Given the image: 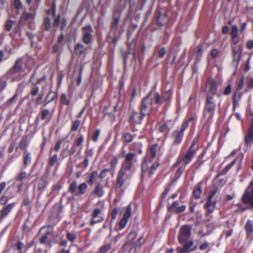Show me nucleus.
Segmentation results:
<instances>
[{
  "label": "nucleus",
  "mask_w": 253,
  "mask_h": 253,
  "mask_svg": "<svg viewBox=\"0 0 253 253\" xmlns=\"http://www.w3.org/2000/svg\"><path fill=\"white\" fill-rule=\"evenodd\" d=\"M89 163V160L87 157H86L84 159V162L81 164L82 165V168L84 170L87 167Z\"/></svg>",
  "instance_id": "nucleus-61"
},
{
  "label": "nucleus",
  "mask_w": 253,
  "mask_h": 253,
  "mask_svg": "<svg viewBox=\"0 0 253 253\" xmlns=\"http://www.w3.org/2000/svg\"><path fill=\"white\" fill-rule=\"evenodd\" d=\"M104 193L102 186L100 183H98L96 184L95 187L90 193V196L95 195L98 197H101L103 195Z\"/></svg>",
  "instance_id": "nucleus-22"
},
{
  "label": "nucleus",
  "mask_w": 253,
  "mask_h": 253,
  "mask_svg": "<svg viewBox=\"0 0 253 253\" xmlns=\"http://www.w3.org/2000/svg\"><path fill=\"white\" fill-rule=\"evenodd\" d=\"M156 18L160 26H163L167 24L169 20V17L167 14L160 11L157 12Z\"/></svg>",
  "instance_id": "nucleus-18"
},
{
  "label": "nucleus",
  "mask_w": 253,
  "mask_h": 253,
  "mask_svg": "<svg viewBox=\"0 0 253 253\" xmlns=\"http://www.w3.org/2000/svg\"><path fill=\"white\" fill-rule=\"evenodd\" d=\"M78 182L76 180H73L70 184L69 188V192L76 195L78 189Z\"/></svg>",
  "instance_id": "nucleus-32"
},
{
  "label": "nucleus",
  "mask_w": 253,
  "mask_h": 253,
  "mask_svg": "<svg viewBox=\"0 0 253 253\" xmlns=\"http://www.w3.org/2000/svg\"><path fill=\"white\" fill-rule=\"evenodd\" d=\"M76 237V235L74 233H68L67 234V238L71 242H74Z\"/></svg>",
  "instance_id": "nucleus-50"
},
{
  "label": "nucleus",
  "mask_w": 253,
  "mask_h": 253,
  "mask_svg": "<svg viewBox=\"0 0 253 253\" xmlns=\"http://www.w3.org/2000/svg\"><path fill=\"white\" fill-rule=\"evenodd\" d=\"M215 107V101L213 95L208 93L204 109L205 116H208L209 118H211L214 115Z\"/></svg>",
  "instance_id": "nucleus-2"
},
{
  "label": "nucleus",
  "mask_w": 253,
  "mask_h": 253,
  "mask_svg": "<svg viewBox=\"0 0 253 253\" xmlns=\"http://www.w3.org/2000/svg\"><path fill=\"white\" fill-rule=\"evenodd\" d=\"M211 54L212 58H215L216 57H217L219 56V51L217 49L215 48L211 50Z\"/></svg>",
  "instance_id": "nucleus-56"
},
{
  "label": "nucleus",
  "mask_w": 253,
  "mask_h": 253,
  "mask_svg": "<svg viewBox=\"0 0 253 253\" xmlns=\"http://www.w3.org/2000/svg\"><path fill=\"white\" fill-rule=\"evenodd\" d=\"M47 181L42 179L38 184V188L39 190H42L47 185Z\"/></svg>",
  "instance_id": "nucleus-48"
},
{
  "label": "nucleus",
  "mask_w": 253,
  "mask_h": 253,
  "mask_svg": "<svg viewBox=\"0 0 253 253\" xmlns=\"http://www.w3.org/2000/svg\"><path fill=\"white\" fill-rule=\"evenodd\" d=\"M245 229L248 236L252 234L253 232V222L250 220H248L245 226Z\"/></svg>",
  "instance_id": "nucleus-29"
},
{
  "label": "nucleus",
  "mask_w": 253,
  "mask_h": 253,
  "mask_svg": "<svg viewBox=\"0 0 253 253\" xmlns=\"http://www.w3.org/2000/svg\"><path fill=\"white\" fill-rule=\"evenodd\" d=\"M123 138L125 142L129 143L133 138V136L129 132H124L123 134Z\"/></svg>",
  "instance_id": "nucleus-38"
},
{
  "label": "nucleus",
  "mask_w": 253,
  "mask_h": 253,
  "mask_svg": "<svg viewBox=\"0 0 253 253\" xmlns=\"http://www.w3.org/2000/svg\"><path fill=\"white\" fill-rule=\"evenodd\" d=\"M133 0H118L114 7H116V11L118 12L120 10H124L126 5L127 2L128 1L130 4Z\"/></svg>",
  "instance_id": "nucleus-23"
},
{
  "label": "nucleus",
  "mask_w": 253,
  "mask_h": 253,
  "mask_svg": "<svg viewBox=\"0 0 253 253\" xmlns=\"http://www.w3.org/2000/svg\"><path fill=\"white\" fill-rule=\"evenodd\" d=\"M215 202L213 200H208L205 204V207L209 213H212L214 210Z\"/></svg>",
  "instance_id": "nucleus-27"
},
{
  "label": "nucleus",
  "mask_w": 253,
  "mask_h": 253,
  "mask_svg": "<svg viewBox=\"0 0 253 253\" xmlns=\"http://www.w3.org/2000/svg\"><path fill=\"white\" fill-rule=\"evenodd\" d=\"M207 87L208 88L211 95H213L216 93V84L215 80L213 79H209L207 82Z\"/></svg>",
  "instance_id": "nucleus-21"
},
{
  "label": "nucleus",
  "mask_w": 253,
  "mask_h": 253,
  "mask_svg": "<svg viewBox=\"0 0 253 253\" xmlns=\"http://www.w3.org/2000/svg\"><path fill=\"white\" fill-rule=\"evenodd\" d=\"M13 26V22L11 20L8 21L5 24V30L7 31L11 30Z\"/></svg>",
  "instance_id": "nucleus-62"
},
{
  "label": "nucleus",
  "mask_w": 253,
  "mask_h": 253,
  "mask_svg": "<svg viewBox=\"0 0 253 253\" xmlns=\"http://www.w3.org/2000/svg\"><path fill=\"white\" fill-rule=\"evenodd\" d=\"M246 47L249 49H252L253 48V40H250L247 42L246 44Z\"/></svg>",
  "instance_id": "nucleus-64"
},
{
  "label": "nucleus",
  "mask_w": 253,
  "mask_h": 253,
  "mask_svg": "<svg viewBox=\"0 0 253 253\" xmlns=\"http://www.w3.org/2000/svg\"><path fill=\"white\" fill-rule=\"evenodd\" d=\"M104 219L102 210L99 208L94 209L92 213V220L90 225H93L95 223L100 222Z\"/></svg>",
  "instance_id": "nucleus-11"
},
{
  "label": "nucleus",
  "mask_w": 253,
  "mask_h": 253,
  "mask_svg": "<svg viewBox=\"0 0 253 253\" xmlns=\"http://www.w3.org/2000/svg\"><path fill=\"white\" fill-rule=\"evenodd\" d=\"M145 115L142 113L141 111L140 113H139L133 111L129 117V121L131 123L140 124Z\"/></svg>",
  "instance_id": "nucleus-14"
},
{
  "label": "nucleus",
  "mask_w": 253,
  "mask_h": 253,
  "mask_svg": "<svg viewBox=\"0 0 253 253\" xmlns=\"http://www.w3.org/2000/svg\"><path fill=\"white\" fill-rule=\"evenodd\" d=\"M199 249L202 251L209 250L210 249L209 244L207 242H205L199 246Z\"/></svg>",
  "instance_id": "nucleus-57"
},
{
  "label": "nucleus",
  "mask_w": 253,
  "mask_h": 253,
  "mask_svg": "<svg viewBox=\"0 0 253 253\" xmlns=\"http://www.w3.org/2000/svg\"><path fill=\"white\" fill-rule=\"evenodd\" d=\"M143 237H139L136 242H134L132 244H131L130 248L131 249L134 248L135 251L139 250L141 247V241Z\"/></svg>",
  "instance_id": "nucleus-37"
},
{
  "label": "nucleus",
  "mask_w": 253,
  "mask_h": 253,
  "mask_svg": "<svg viewBox=\"0 0 253 253\" xmlns=\"http://www.w3.org/2000/svg\"><path fill=\"white\" fill-rule=\"evenodd\" d=\"M127 171L120 169L117 175L116 183V188H120L124 184L125 181L124 176Z\"/></svg>",
  "instance_id": "nucleus-19"
},
{
  "label": "nucleus",
  "mask_w": 253,
  "mask_h": 253,
  "mask_svg": "<svg viewBox=\"0 0 253 253\" xmlns=\"http://www.w3.org/2000/svg\"><path fill=\"white\" fill-rule=\"evenodd\" d=\"M62 140H58L55 144L53 150L55 152H58L61 148Z\"/></svg>",
  "instance_id": "nucleus-59"
},
{
  "label": "nucleus",
  "mask_w": 253,
  "mask_h": 253,
  "mask_svg": "<svg viewBox=\"0 0 253 253\" xmlns=\"http://www.w3.org/2000/svg\"><path fill=\"white\" fill-rule=\"evenodd\" d=\"M27 175V173L25 171H22L19 174L18 176L17 177V180L21 181H22Z\"/></svg>",
  "instance_id": "nucleus-63"
},
{
  "label": "nucleus",
  "mask_w": 253,
  "mask_h": 253,
  "mask_svg": "<svg viewBox=\"0 0 253 253\" xmlns=\"http://www.w3.org/2000/svg\"><path fill=\"white\" fill-rule=\"evenodd\" d=\"M159 166V164L157 162L154 163L150 167V168L148 170V174L149 175H151L154 171Z\"/></svg>",
  "instance_id": "nucleus-43"
},
{
  "label": "nucleus",
  "mask_w": 253,
  "mask_h": 253,
  "mask_svg": "<svg viewBox=\"0 0 253 253\" xmlns=\"http://www.w3.org/2000/svg\"><path fill=\"white\" fill-rule=\"evenodd\" d=\"M13 5L16 9V13L18 15L20 13V10L23 8V3L21 0H14Z\"/></svg>",
  "instance_id": "nucleus-33"
},
{
  "label": "nucleus",
  "mask_w": 253,
  "mask_h": 253,
  "mask_svg": "<svg viewBox=\"0 0 253 253\" xmlns=\"http://www.w3.org/2000/svg\"><path fill=\"white\" fill-rule=\"evenodd\" d=\"M186 209L185 205L179 206L178 201L174 202L169 208V211L177 213L184 211Z\"/></svg>",
  "instance_id": "nucleus-15"
},
{
  "label": "nucleus",
  "mask_w": 253,
  "mask_h": 253,
  "mask_svg": "<svg viewBox=\"0 0 253 253\" xmlns=\"http://www.w3.org/2000/svg\"><path fill=\"white\" fill-rule=\"evenodd\" d=\"M31 154L26 151L25 152L24 154V163L25 166H27L28 165L30 164L31 163Z\"/></svg>",
  "instance_id": "nucleus-39"
},
{
  "label": "nucleus",
  "mask_w": 253,
  "mask_h": 253,
  "mask_svg": "<svg viewBox=\"0 0 253 253\" xmlns=\"http://www.w3.org/2000/svg\"><path fill=\"white\" fill-rule=\"evenodd\" d=\"M97 177H98V173L97 171H94L91 172L89 175V179L88 181V184L90 185H93Z\"/></svg>",
  "instance_id": "nucleus-36"
},
{
  "label": "nucleus",
  "mask_w": 253,
  "mask_h": 253,
  "mask_svg": "<svg viewBox=\"0 0 253 253\" xmlns=\"http://www.w3.org/2000/svg\"><path fill=\"white\" fill-rule=\"evenodd\" d=\"M111 248V246L110 244L105 245L100 248L99 252L101 253H105L110 250Z\"/></svg>",
  "instance_id": "nucleus-47"
},
{
  "label": "nucleus",
  "mask_w": 253,
  "mask_h": 253,
  "mask_svg": "<svg viewBox=\"0 0 253 253\" xmlns=\"http://www.w3.org/2000/svg\"><path fill=\"white\" fill-rule=\"evenodd\" d=\"M61 102L65 105H68L69 104V101L67 98L66 94H63L61 96Z\"/></svg>",
  "instance_id": "nucleus-52"
},
{
  "label": "nucleus",
  "mask_w": 253,
  "mask_h": 253,
  "mask_svg": "<svg viewBox=\"0 0 253 253\" xmlns=\"http://www.w3.org/2000/svg\"><path fill=\"white\" fill-rule=\"evenodd\" d=\"M245 143L247 145L251 144L253 142V130H250L245 138Z\"/></svg>",
  "instance_id": "nucleus-35"
},
{
  "label": "nucleus",
  "mask_w": 253,
  "mask_h": 253,
  "mask_svg": "<svg viewBox=\"0 0 253 253\" xmlns=\"http://www.w3.org/2000/svg\"><path fill=\"white\" fill-rule=\"evenodd\" d=\"M82 40L83 42L86 44H89L92 41V30L90 26L84 27L82 28Z\"/></svg>",
  "instance_id": "nucleus-9"
},
{
  "label": "nucleus",
  "mask_w": 253,
  "mask_h": 253,
  "mask_svg": "<svg viewBox=\"0 0 253 253\" xmlns=\"http://www.w3.org/2000/svg\"><path fill=\"white\" fill-rule=\"evenodd\" d=\"M181 244H183L182 247H178L176 248V251L177 252H184L188 253L194 250L193 248V243L191 240H188L184 243H180Z\"/></svg>",
  "instance_id": "nucleus-13"
},
{
  "label": "nucleus",
  "mask_w": 253,
  "mask_h": 253,
  "mask_svg": "<svg viewBox=\"0 0 253 253\" xmlns=\"http://www.w3.org/2000/svg\"><path fill=\"white\" fill-rule=\"evenodd\" d=\"M136 236L137 233L134 231L130 233L127 237L126 242V245H128L130 247L131 244L134 242L133 241L136 238Z\"/></svg>",
  "instance_id": "nucleus-30"
},
{
  "label": "nucleus",
  "mask_w": 253,
  "mask_h": 253,
  "mask_svg": "<svg viewBox=\"0 0 253 253\" xmlns=\"http://www.w3.org/2000/svg\"><path fill=\"white\" fill-rule=\"evenodd\" d=\"M84 141V137L83 135H81L79 138L77 139L76 142V144L78 146L81 147V149H82V144Z\"/></svg>",
  "instance_id": "nucleus-60"
},
{
  "label": "nucleus",
  "mask_w": 253,
  "mask_h": 253,
  "mask_svg": "<svg viewBox=\"0 0 253 253\" xmlns=\"http://www.w3.org/2000/svg\"><path fill=\"white\" fill-rule=\"evenodd\" d=\"M192 120V118H190L187 121H185L183 124L182 125L181 128L179 130H176L173 132L172 135L173 137V145H179L182 140V138L183 136L184 132L185 129L188 126V123L189 121Z\"/></svg>",
  "instance_id": "nucleus-6"
},
{
  "label": "nucleus",
  "mask_w": 253,
  "mask_h": 253,
  "mask_svg": "<svg viewBox=\"0 0 253 253\" xmlns=\"http://www.w3.org/2000/svg\"><path fill=\"white\" fill-rule=\"evenodd\" d=\"M151 93H149L142 101L140 111L143 114L149 115L152 109V100Z\"/></svg>",
  "instance_id": "nucleus-4"
},
{
  "label": "nucleus",
  "mask_w": 253,
  "mask_h": 253,
  "mask_svg": "<svg viewBox=\"0 0 253 253\" xmlns=\"http://www.w3.org/2000/svg\"><path fill=\"white\" fill-rule=\"evenodd\" d=\"M27 146V143L26 141V139L25 138H23L20 141V143L19 144V148L22 150H24V149H26Z\"/></svg>",
  "instance_id": "nucleus-51"
},
{
  "label": "nucleus",
  "mask_w": 253,
  "mask_h": 253,
  "mask_svg": "<svg viewBox=\"0 0 253 253\" xmlns=\"http://www.w3.org/2000/svg\"><path fill=\"white\" fill-rule=\"evenodd\" d=\"M233 61L238 64L242 54V46L238 43H233L232 46Z\"/></svg>",
  "instance_id": "nucleus-10"
},
{
  "label": "nucleus",
  "mask_w": 253,
  "mask_h": 253,
  "mask_svg": "<svg viewBox=\"0 0 253 253\" xmlns=\"http://www.w3.org/2000/svg\"><path fill=\"white\" fill-rule=\"evenodd\" d=\"M49 111L48 109L43 110L41 113V119L42 120H44L46 118L47 116L49 115Z\"/></svg>",
  "instance_id": "nucleus-54"
},
{
  "label": "nucleus",
  "mask_w": 253,
  "mask_h": 253,
  "mask_svg": "<svg viewBox=\"0 0 253 253\" xmlns=\"http://www.w3.org/2000/svg\"><path fill=\"white\" fill-rule=\"evenodd\" d=\"M87 189V185L83 182L80 184L78 187V190L76 192V196H79L80 195H84Z\"/></svg>",
  "instance_id": "nucleus-26"
},
{
  "label": "nucleus",
  "mask_w": 253,
  "mask_h": 253,
  "mask_svg": "<svg viewBox=\"0 0 253 253\" xmlns=\"http://www.w3.org/2000/svg\"><path fill=\"white\" fill-rule=\"evenodd\" d=\"M81 124L80 120H77L75 121L72 125L71 130V131H76L78 129Z\"/></svg>",
  "instance_id": "nucleus-44"
},
{
  "label": "nucleus",
  "mask_w": 253,
  "mask_h": 253,
  "mask_svg": "<svg viewBox=\"0 0 253 253\" xmlns=\"http://www.w3.org/2000/svg\"><path fill=\"white\" fill-rule=\"evenodd\" d=\"M100 135V130L99 129H96L93 133L92 135V140L94 142L97 141L99 136Z\"/></svg>",
  "instance_id": "nucleus-53"
},
{
  "label": "nucleus",
  "mask_w": 253,
  "mask_h": 253,
  "mask_svg": "<svg viewBox=\"0 0 253 253\" xmlns=\"http://www.w3.org/2000/svg\"><path fill=\"white\" fill-rule=\"evenodd\" d=\"M131 215V207L130 205H128L124 213L123 217L128 219Z\"/></svg>",
  "instance_id": "nucleus-41"
},
{
  "label": "nucleus",
  "mask_w": 253,
  "mask_h": 253,
  "mask_svg": "<svg viewBox=\"0 0 253 253\" xmlns=\"http://www.w3.org/2000/svg\"><path fill=\"white\" fill-rule=\"evenodd\" d=\"M50 158L48 160V167H51L54 166L58 161V155L57 154H55L51 155V150L50 152Z\"/></svg>",
  "instance_id": "nucleus-31"
},
{
  "label": "nucleus",
  "mask_w": 253,
  "mask_h": 253,
  "mask_svg": "<svg viewBox=\"0 0 253 253\" xmlns=\"http://www.w3.org/2000/svg\"><path fill=\"white\" fill-rule=\"evenodd\" d=\"M23 70V64L22 63V59H18L14 66L10 69L9 72L11 74H14L17 73L22 72Z\"/></svg>",
  "instance_id": "nucleus-16"
},
{
  "label": "nucleus",
  "mask_w": 253,
  "mask_h": 253,
  "mask_svg": "<svg viewBox=\"0 0 253 253\" xmlns=\"http://www.w3.org/2000/svg\"><path fill=\"white\" fill-rule=\"evenodd\" d=\"M109 169H103L101 171L100 174L99 175L98 174V177L101 178V179H102V178H104L106 176L107 173L109 172Z\"/></svg>",
  "instance_id": "nucleus-55"
},
{
  "label": "nucleus",
  "mask_w": 253,
  "mask_h": 253,
  "mask_svg": "<svg viewBox=\"0 0 253 253\" xmlns=\"http://www.w3.org/2000/svg\"><path fill=\"white\" fill-rule=\"evenodd\" d=\"M191 227L188 225L182 226L179 231L178 239L179 243H184L190 238L191 236Z\"/></svg>",
  "instance_id": "nucleus-5"
},
{
  "label": "nucleus",
  "mask_w": 253,
  "mask_h": 253,
  "mask_svg": "<svg viewBox=\"0 0 253 253\" xmlns=\"http://www.w3.org/2000/svg\"><path fill=\"white\" fill-rule=\"evenodd\" d=\"M43 24L45 30H49L51 26V22L50 19L46 17L44 19Z\"/></svg>",
  "instance_id": "nucleus-42"
},
{
  "label": "nucleus",
  "mask_w": 253,
  "mask_h": 253,
  "mask_svg": "<svg viewBox=\"0 0 253 253\" xmlns=\"http://www.w3.org/2000/svg\"><path fill=\"white\" fill-rule=\"evenodd\" d=\"M244 77H242L240 78V81L238 84L237 89H241L243 88L244 85Z\"/></svg>",
  "instance_id": "nucleus-58"
},
{
  "label": "nucleus",
  "mask_w": 253,
  "mask_h": 253,
  "mask_svg": "<svg viewBox=\"0 0 253 253\" xmlns=\"http://www.w3.org/2000/svg\"><path fill=\"white\" fill-rule=\"evenodd\" d=\"M202 188L200 186H198L197 189L195 190L193 192L195 197L197 199L199 198L200 197V195L202 193Z\"/></svg>",
  "instance_id": "nucleus-45"
},
{
  "label": "nucleus",
  "mask_w": 253,
  "mask_h": 253,
  "mask_svg": "<svg viewBox=\"0 0 253 253\" xmlns=\"http://www.w3.org/2000/svg\"><path fill=\"white\" fill-rule=\"evenodd\" d=\"M18 94L15 93L11 98H10L6 101V105L7 106H10L16 100Z\"/></svg>",
  "instance_id": "nucleus-49"
},
{
  "label": "nucleus",
  "mask_w": 253,
  "mask_h": 253,
  "mask_svg": "<svg viewBox=\"0 0 253 253\" xmlns=\"http://www.w3.org/2000/svg\"><path fill=\"white\" fill-rule=\"evenodd\" d=\"M128 219L123 217L120 221L119 227L120 230L123 229L126 225Z\"/></svg>",
  "instance_id": "nucleus-46"
},
{
  "label": "nucleus",
  "mask_w": 253,
  "mask_h": 253,
  "mask_svg": "<svg viewBox=\"0 0 253 253\" xmlns=\"http://www.w3.org/2000/svg\"><path fill=\"white\" fill-rule=\"evenodd\" d=\"M242 200L248 207L253 209V180L250 182Z\"/></svg>",
  "instance_id": "nucleus-3"
},
{
  "label": "nucleus",
  "mask_w": 253,
  "mask_h": 253,
  "mask_svg": "<svg viewBox=\"0 0 253 253\" xmlns=\"http://www.w3.org/2000/svg\"><path fill=\"white\" fill-rule=\"evenodd\" d=\"M172 94V91L169 89L163 95L162 97H161L160 94L158 92H155L153 95V100L155 104H161L169 100Z\"/></svg>",
  "instance_id": "nucleus-8"
},
{
  "label": "nucleus",
  "mask_w": 253,
  "mask_h": 253,
  "mask_svg": "<svg viewBox=\"0 0 253 253\" xmlns=\"http://www.w3.org/2000/svg\"><path fill=\"white\" fill-rule=\"evenodd\" d=\"M123 10H120L119 11L116 12V7H114V9H113L114 21L111 25V30H115L117 29L119 20H120V15L121 14Z\"/></svg>",
  "instance_id": "nucleus-17"
},
{
  "label": "nucleus",
  "mask_w": 253,
  "mask_h": 253,
  "mask_svg": "<svg viewBox=\"0 0 253 253\" xmlns=\"http://www.w3.org/2000/svg\"><path fill=\"white\" fill-rule=\"evenodd\" d=\"M157 145L154 144L151 145L149 148V153L152 158H154L156 156L157 152Z\"/></svg>",
  "instance_id": "nucleus-40"
},
{
  "label": "nucleus",
  "mask_w": 253,
  "mask_h": 253,
  "mask_svg": "<svg viewBox=\"0 0 253 253\" xmlns=\"http://www.w3.org/2000/svg\"><path fill=\"white\" fill-rule=\"evenodd\" d=\"M194 144L195 143L194 141H193L192 144L186 154L182 157H179L177 159V164L182 163L184 165H187L191 161L196 151V150L193 148Z\"/></svg>",
  "instance_id": "nucleus-7"
},
{
  "label": "nucleus",
  "mask_w": 253,
  "mask_h": 253,
  "mask_svg": "<svg viewBox=\"0 0 253 253\" xmlns=\"http://www.w3.org/2000/svg\"><path fill=\"white\" fill-rule=\"evenodd\" d=\"M35 74L34 73L30 79V82L32 83L34 85L37 84H40L45 79V76H43L40 80H35ZM39 92V88L38 86H35L31 90V94L33 96H35L38 94Z\"/></svg>",
  "instance_id": "nucleus-12"
},
{
  "label": "nucleus",
  "mask_w": 253,
  "mask_h": 253,
  "mask_svg": "<svg viewBox=\"0 0 253 253\" xmlns=\"http://www.w3.org/2000/svg\"><path fill=\"white\" fill-rule=\"evenodd\" d=\"M231 37L233 43L239 42L238 40V28L236 25H233L231 29Z\"/></svg>",
  "instance_id": "nucleus-25"
},
{
  "label": "nucleus",
  "mask_w": 253,
  "mask_h": 253,
  "mask_svg": "<svg viewBox=\"0 0 253 253\" xmlns=\"http://www.w3.org/2000/svg\"><path fill=\"white\" fill-rule=\"evenodd\" d=\"M14 206V203L10 204L5 206L1 210L0 220H1L3 218H4L5 216H6L9 213V212L11 211V210L13 208Z\"/></svg>",
  "instance_id": "nucleus-24"
},
{
  "label": "nucleus",
  "mask_w": 253,
  "mask_h": 253,
  "mask_svg": "<svg viewBox=\"0 0 253 253\" xmlns=\"http://www.w3.org/2000/svg\"><path fill=\"white\" fill-rule=\"evenodd\" d=\"M36 9L37 8L32 6L30 7V10L32 11V12H27L23 15L24 19L29 22H32L36 15Z\"/></svg>",
  "instance_id": "nucleus-20"
},
{
  "label": "nucleus",
  "mask_w": 253,
  "mask_h": 253,
  "mask_svg": "<svg viewBox=\"0 0 253 253\" xmlns=\"http://www.w3.org/2000/svg\"><path fill=\"white\" fill-rule=\"evenodd\" d=\"M121 157H124L121 169L129 172L131 170L134 164L137 162V156L135 153L129 152L127 154L123 153Z\"/></svg>",
  "instance_id": "nucleus-1"
},
{
  "label": "nucleus",
  "mask_w": 253,
  "mask_h": 253,
  "mask_svg": "<svg viewBox=\"0 0 253 253\" xmlns=\"http://www.w3.org/2000/svg\"><path fill=\"white\" fill-rule=\"evenodd\" d=\"M86 48L82 43H77L75 47V51L78 54H81L86 50Z\"/></svg>",
  "instance_id": "nucleus-34"
},
{
  "label": "nucleus",
  "mask_w": 253,
  "mask_h": 253,
  "mask_svg": "<svg viewBox=\"0 0 253 253\" xmlns=\"http://www.w3.org/2000/svg\"><path fill=\"white\" fill-rule=\"evenodd\" d=\"M56 96V95L54 92L49 91L45 98L44 101V106H46L49 102L53 101L55 99Z\"/></svg>",
  "instance_id": "nucleus-28"
}]
</instances>
